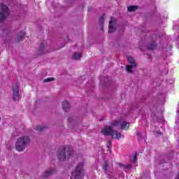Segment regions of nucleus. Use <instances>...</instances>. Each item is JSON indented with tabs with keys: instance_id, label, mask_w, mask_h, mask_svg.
<instances>
[{
	"instance_id": "nucleus-20",
	"label": "nucleus",
	"mask_w": 179,
	"mask_h": 179,
	"mask_svg": "<svg viewBox=\"0 0 179 179\" xmlns=\"http://www.w3.org/2000/svg\"><path fill=\"white\" fill-rule=\"evenodd\" d=\"M54 80H55V78L52 77L44 79L43 82L44 83H47L48 82H53Z\"/></svg>"
},
{
	"instance_id": "nucleus-17",
	"label": "nucleus",
	"mask_w": 179,
	"mask_h": 179,
	"mask_svg": "<svg viewBox=\"0 0 179 179\" xmlns=\"http://www.w3.org/2000/svg\"><path fill=\"white\" fill-rule=\"evenodd\" d=\"M73 59H80L82 58V54L81 53H74L72 56Z\"/></svg>"
},
{
	"instance_id": "nucleus-23",
	"label": "nucleus",
	"mask_w": 179,
	"mask_h": 179,
	"mask_svg": "<svg viewBox=\"0 0 179 179\" xmlns=\"http://www.w3.org/2000/svg\"><path fill=\"white\" fill-rule=\"evenodd\" d=\"M111 146H112V145H111V141H108V143H107V148H108V149L110 150V149H111Z\"/></svg>"
},
{
	"instance_id": "nucleus-2",
	"label": "nucleus",
	"mask_w": 179,
	"mask_h": 179,
	"mask_svg": "<svg viewBox=\"0 0 179 179\" xmlns=\"http://www.w3.org/2000/svg\"><path fill=\"white\" fill-rule=\"evenodd\" d=\"M72 153H73L72 149L69 147H64L58 151L57 158L60 162H66V160L71 159Z\"/></svg>"
},
{
	"instance_id": "nucleus-8",
	"label": "nucleus",
	"mask_w": 179,
	"mask_h": 179,
	"mask_svg": "<svg viewBox=\"0 0 179 179\" xmlns=\"http://www.w3.org/2000/svg\"><path fill=\"white\" fill-rule=\"evenodd\" d=\"M55 173H57V171L52 168L47 169L43 174V177L44 178H48L50 176H52Z\"/></svg>"
},
{
	"instance_id": "nucleus-30",
	"label": "nucleus",
	"mask_w": 179,
	"mask_h": 179,
	"mask_svg": "<svg viewBox=\"0 0 179 179\" xmlns=\"http://www.w3.org/2000/svg\"><path fill=\"white\" fill-rule=\"evenodd\" d=\"M0 121H1V117H0Z\"/></svg>"
},
{
	"instance_id": "nucleus-16",
	"label": "nucleus",
	"mask_w": 179,
	"mask_h": 179,
	"mask_svg": "<svg viewBox=\"0 0 179 179\" xmlns=\"http://www.w3.org/2000/svg\"><path fill=\"white\" fill-rule=\"evenodd\" d=\"M147 47L148 50H155V48H157V44L156 42H151L148 45Z\"/></svg>"
},
{
	"instance_id": "nucleus-13",
	"label": "nucleus",
	"mask_w": 179,
	"mask_h": 179,
	"mask_svg": "<svg viewBox=\"0 0 179 179\" xmlns=\"http://www.w3.org/2000/svg\"><path fill=\"white\" fill-rule=\"evenodd\" d=\"M62 108L64 111L68 112L69 110H71V105L69 104V102L67 101H64L62 102Z\"/></svg>"
},
{
	"instance_id": "nucleus-27",
	"label": "nucleus",
	"mask_w": 179,
	"mask_h": 179,
	"mask_svg": "<svg viewBox=\"0 0 179 179\" xmlns=\"http://www.w3.org/2000/svg\"><path fill=\"white\" fill-rule=\"evenodd\" d=\"M136 135H137V136H139V138H141V136H142V134H141V131H137Z\"/></svg>"
},
{
	"instance_id": "nucleus-3",
	"label": "nucleus",
	"mask_w": 179,
	"mask_h": 179,
	"mask_svg": "<svg viewBox=\"0 0 179 179\" xmlns=\"http://www.w3.org/2000/svg\"><path fill=\"white\" fill-rule=\"evenodd\" d=\"M83 173V163H79L72 172L71 179H81Z\"/></svg>"
},
{
	"instance_id": "nucleus-11",
	"label": "nucleus",
	"mask_w": 179,
	"mask_h": 179,
	"mask_svg": "<svg viewBox=\"0 0 179 179\" xmlns=\"http://www.w3.org/2000/svg\"><path fill=\"white\" fill-rule=\"evenodd\" d=\"M114 31H115V28L114 27V18L111 17L109 22L108 33H114Z\"/></svg>"
},
{
	"instance_id": "nucleus-7",
	"label": "nucleus",
	"mask_w": 179,
	"mask_h": 179,
	"mask_svg": "<svg viewBox=\"0 0 179 179\" xmlns=\"http://www.w3.org/2000/svg\"><path fill=\"white\" fill-rule=\"evenodd\" d=\"M112 132L113 127H111L104 126V128L101 130V134H103L105 136H109V135H111Z\"/></svg>"
},
{
	"instance_id": "nucleus-21",
	"label": "nucleus",
	"mask_w": 179,
	"mask_h": 179,
	"mask_svg": "<svg viewBox=\"0 0 179 179\" xmlns=\"http://www.w3.org/2000/svg\"><path fill=\"white\" fill-rule=\"evenodd\" d=\"M108 169V162L106 161L105 164H103V170L105 173H107Z\"/></svg>"
},
{
	"instance_id": "nucleus-26",
	"label": "nucleus",
	"mask_w": 179,
	"mask_h": 179,
	"mask_svg": "<svg viewBox=\"0 0 179 179\" xmlns=\"http://www.w3.org/2000/svg\"><path fill=\"white\" fill-rule=\"evenodd\" d=\"M136 159H137V157H136V155H134V157L133 160H131L132 163H135V162H136Z\"/></svg>"
},
{
	"instance_id": "nucleus-19",
	"label": "nucleus",
	"mask_w": 179,
	"mask_h": 179,
	"mask_svg": "<svg viewBox=\"0 0 179 179\" xmlns=\"http://www.w3.org/2000/svg\"><path fill=\"white\" fill-rule=\"evenodd\" d=\"M136 9H138V6H129L127 8V10L129 12H134V10H136Z\"/></svg>"
},
{
	"instance_id": "nucleus-29",
	"label": "nucleus",
	"mask_w": 179,
	"mask_h": 179,
	"mask_svg": "<svg viewBox=\"0 0 179 179\" xmlns=\"http://www.w3.org/2000/svg\"><path fill=\"white\" fill-rule=\"evenodd\" d=\"M162 99H163V96H162Z\"/></svg>"
},
{
	"instance_id": "nucleus-15",
	"label": "nucleus",
	"mask_w": 179,
	"mask_h": 179,
	"mask_svg": "<svg viewBox=\"0 0 179 179\" xmlns=\"http://www.w3.org/2000/svg\"><path fill=\"white\" fill-rule=\"evenodd\" d=\"M48 127L47 126H36L35 129L36 131H37L38 132H43V131H45V129H48Z\"/></svg>"
},
{
	"instance_id": "nucleus-25",
	"label": "nucleus",
	"mask_w": 179,
	"mask_h": 179,
	"mask_svg": "<svg viewBox=\"0 0 179 179\" xmlns=\"http://www.w3.org/2000/svg\"><path fill=\"white\" fill-rule=\"evenodd\" d=\"M118 124H120L118 122H114L111 123L112 127H117V125H118Z\"/></svg>"
},
{
	"instance_id": "nucleus-14",
	"label": "nucleus",
	"mask_w": 179,
	"mask_h": 179,
	"mask_svg": "<svg viewBox=\"0 0 179 179\" xmlns=\"http://www.w3.org/2000/svg\"><path fill=\"white\" fill-rule=\"evenodd\" d=\"M119 166L120 167H122L123 170H132V164H119Z\"/></svg>"
},
{
	"instance_id": "nucleus-22",
	"label": "nucleus",
	"mask_w": 179,
	"mask_h": 179,
	"mask_svg": "<svg viewBox=\"0 0 179 179\" xmlns=\"http://www.w3.org/2000/svg\"><path fill=\"white\" fill-rule=\"evenodd\" d=\"M68 121L69 122H75V117L74 116H70L68 118Z\"/></svg>"
},
{
	"instance_id": "nucleus-6",
	"label": "nucleus",
	"mask_w": 179,
	"mask_h": 179,
	"mask_svg": "<svg viewBox=\"0 0 179 179\" xmlns=\"http://www.w3.org/2000/svg\"><path fill=\"white\" fill-rule=\"evenodd\" d=\"M13 97L14 101H19V99H20V94H19V86L17 85L13 87Z\"/></svg>"
},
{
	"instance_id": "nucleus-18",
	"label": "nucleus",
	"mask_w": 179,
	"mask_h": 179,
	"mask_svg": "<svg viewBox=\"0 0 179 179\" xmlns=\"http://www.w3.org/2000/svg\"><path fill=\"white\" fill-rule=\"evenodd\" d=\"M122 129H128L129 128V122H123L122 124L121 125Z\"/></svg>"
},
{
	"instance_id": "nucleus-5",
	"label": "nucleus",
	"mask_w": 179,
	"mask_h": 179,
	"mask_svg": "<svg viewBox=\"0 0 179 179\" xmlns=\"http://www.w3.org/2000/svg\"><path fill=\"white\" fill-rule=\"evenodd\" d=\"M127 61L129 64H131V65L126 66V71L129 72V73H132L134 72V69L136 66V63H135V59L132 57H128Z\"/></svg>"
},
{
	"instance_id": "nucleus-28",
	"label": "nucleus",
	"mask_w": 179,
	"mask_h": 179,
	"mask_svg": "<svg viewBox=\"0 0 179 179\" xmlns=\"http://www.w3.org/2000/svg\"><path fill=\"white\" fill-rule=\"evenodd\" d=\"M9 31L8 30H5L4 33H8Z\"/></svg>"
},
{
	"instance_id": "nucleus-24",
	"label": "nucleus",
	"mask_w": 179,
	"mask_h": 179,
	"mask_svg": "<svg viewBox=\"0 0 179 179\" xmlns=\"http://www.w3.org/2000/svg\"><path fill=\"white\" fill-rule=\"evenodd\" d=\"M99 22L101 24L104 23V17L103 16L99 18Z\"/></svg>"
},
{
	"instance_id": "nucleus-1",
	"label": "nucleus",
	"mask_w": 179,
	"mask_h": 179,
	"mask_svg": "<svg viewBox=\"0 0 179 179\" xmlns=\"http://www.w3.org/2000/svg\"><path fill=\"white\" fill-rule=\"evenodd\" d=\"M30 145V138L27 136H23L17 140L15 143V149L17 152H23L27 145Z\"/></svg>"
},
{
	"instance_id": "nucleus-12",
	"label": "nucleus",
	"mask_w": 179,
	"mask_h": 179,
	"mask_svg": "<svg viewBox=\"0 0 179 179\" xmlns=\"http://www.w3.org/2000/svg\"><path fill=\"white\" fill-rule=\"evenodd\" d=\"M38 51L41 54H46V52H50L48 49H47V47H45V45H44L43 43H41Z\"/></svg>"
},
{
	"instance_id": "nucleus-9",
	"label": "nucleus",
	"mask_w": 179,
	"mask_h": 179,
	"mask_svg": "<svg viewBox=\"0 0 179 179\" xmlns=\"http://www.w3.org/2000/svg\"><path fill=\"white\" fill-rule=\"evenodd\" d=\"M25 36H26V33H24V31H20L15 38V42L20 43V41H23V40H24Z\"/></svg>"
},
{
	"instance_id": "nucleus-4",
	"label": "nucleus",
	"mask_w": 179,
	"mask_h": 179,
	"mask_svg": "<svg viewBox=\"0 0 179 179\" xmlns=\"http://www.w3.org/2000/svg\"><path fill=\"white\" fill-rule=\"evenodd\" d=\"M6 16H9V9L7 6L0 4V24L3 23Z\"/></svg>"
},
{
	"instance_id": "nucleus-10",
	"label": "nucleus",
	"mask_w": 179,
	"mask_h": 179,
	"mask_svg": "<svg viewBox=\"0 0 179 179\" xmlns=\"http://www.w3.org/2000/svg\"><path fill=\"white\" fill-rule=\"evenodd\" d=\"M111 136L113 139H117V141H120V138L122 136V134L121 133H119L117 130H112Z\"/></svg>"
}]
</instances>
